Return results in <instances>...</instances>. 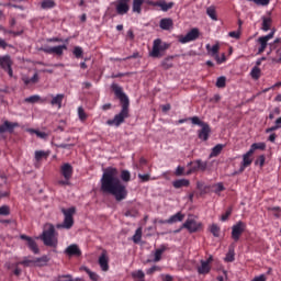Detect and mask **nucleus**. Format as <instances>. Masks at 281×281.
Here are the masks:
<instances>
[{"label":"nucleus","instance_id":"obj_59","mask_svg":"<svg viewBox=\"0 0 281 281\" xmlns=\"http://www.w3.org/2000/svg\"><path fill=\"white\" fill-rule=\"evenodd\" d=\"M198 168L202 172H205V170H207V161L198 160Z\"/></svg>","mask_w":281,"mask_h":281},{"label":"nucleus","instance_id":"obj_55","mask_svg":"<svg viewBox=\"0 0 281 281\" xmlns=\"http://www.w3.org/2000/svg\"><path fill=\"white\" fill-rule=\"evenodd\" d=\"M214 189V192L215 194H221V192H224L225 190V186L223 184V182H218L216 183L215 186H213Z\"/></svg>","mask_w":281,"mask_h":281},{"label":"nucleus","instance_id":"obj_35","mask_svg":"<svg viewBox=\"0 0 281 281\" xmlns=\"http://www.w3.org/2000/svg\"><path fill=\"white\" fill-rule=\"evenodd\" d=\"M225 262H234L236 260V252L234 251V247L229 246L228 252L225 257Z\"/></svg>","mask_w":281,"mask_h":281},{"label":"nucleus","instance_id":"obj_31","mask_svg":"<svg viewBox=\"0 0 281 281\" xmlns=\"http://www.w3.org/2000/svg\"><path fill=\"white\" fill-rule=\"evenodd\" d=\"M63 100H65V94H57L56 97H53L50 104L60 109L63 106Z\"/></svg>","mask_w":281,"mask_h":281},{"label":"nucleus","instance_id":"obj_46","mask_svg":"<svg viewBox=\"0 0 281 281\" xmlns=\"http://www.w3.org/2000/svg\"><path fill=\"white\" fill-rule=\"evenodd\" d=\"M210 232H211V234H213V236H214L215 238H218V236H221V227H218V225H216V224H213V225L211 226Z\"/></svg>","mask_w":281,"mask_h":281},{"label":"nucleus","instance_id":"obj_41","mask_svg":"<svg viewBox=\"0 0 281 281\" xmlns=\"http://www.w3.org/2000/svg\"><path fill=\"white\" fill-rule=\"evenodd\" d=\"M49 157V153L43 150L35 151V160L41 161V159H47Z\"/></svg>","mask_w":281,"mask_h":281},{"label":"nucleus","instance_id":"obj_2","mask_svg":"<svg viewBox=\"0 0 281 281\" xmlns=\"http://www.w3.org/2000/svg\"><path fill=\"white\" fill-rule=\"evenodd\" d=\"M111 89L114 93V95L120 100L122 109L119 114L114 116L112 120H108L106 124L108 126H122L124 124V121L128 119V106H131V101L128 100V95L124 93V89L117 85V83H112Z\"/></svg>","mask_w":281,"mask_h":281},{"label":"nucleus","instance_id":"obj_54","mask_svg":"<svg viewBox=\"0 0 281 281\" xmlns=\"http://www.w3.org/2000/svg\"><path fill=\"white\" fill-rule=\"evenodd\" d=\"M72 54L76 58H82V54H85V52L82 50V47L76 46L72 50Z\"/></svg>","mask_w":281,"mask_h":281},{"label":"nucleus","instance_id":"obj_17","mask_svg":"<svg viewBox=\"0 0 281 281\" xmlns=\"http://www.w3.org/2000/svg\"><path fill=\"white\" fill-rule=\"evenodd\" d=\"M65 254H66V256H69L70 258L74 256L77 258H80V256H82V250H80V247H78V245L71 244L70 246H68L65 249Z\"/></svg>","mask_w":281,"mask_h":281},{"label":"nucleus","instance_id":"obj_25","mask_svg":"<svg viewBox=\"0 0 281 281\" xmlns=\"http://www.w3.org/2000/svg\"><path fill=\"white\" fill-rule=\"evenodd\" d=\"M175 25V22L170 18H164L160 20L159 27L160 30H170Z\"/></svg>","mask_w":281,"mask_h":281},{"label":"nucleus","instance_id":"obj_12","mask_svg":"<svg viewBox=\"0 0 281 281\" xmlns=\"http://www.w3.org/2000/svg\"><path fill=\"white\" fill-rule=\"evenodd\" d=\"M65 49H67V45L65 44L53 47L45 45L40 48V52H44V54H56V56H63Z\"/></svg>","mask_w":281,"mask_h":281},{"label":"nucleus","instance_id":"obj_20","mask_svg":"<svg viewBox=\"0 0 281 281\" xmlns=\"http://www.w3.org/2000/svg\"><path fill=\"white\" fill-rule=\"evenodd\" d=\"M206 48V52H207V56H211V58H216V56H218V52H221V45L218 44H215V45H210V44H206L205 46Z\"/></svg>","mask_w":281,"mask_h":281},{"label":"nucleus","instance_id":"obj_50","mask_svg":"<svg viewBox=\"0 0 281 281\" xmlns=\"http://www.w3.org/2000/svg\"><path fill=\"white\" fill-rule=\"evenodd\" d=\"M78 117L81 122H86L87 121V112H85V109L82 106L78 108Z\"/></svg>","mask_w":281,"mask_h":281},{"label":"nucleus","instance_id":"obj_22","mask_svg":"<svg viewBox=\"0 0 281 281\" xmlns=\"http://www.w3.org/2000/svg\"><path fill=\"white\" fill-rule=\"evenodd\" d=\"M169 247L168 244H162L158 249L155 251L154 262H159L161 260V256L165 251H168Z\"/></svg>","mask_w":281,"mask_h":281},{"label":"nucleus","instance_id":"obj_1","mask_svg":"<svg viewBox=\"0 0 281 281\" xmlns=\"http://www.w3.org/2000/svg\"><path fill=\"white\" fill-rule=\"evenodd\" d=\"M101 192L103 194H111L115 201H124L128 196L126 186L117 177V169L108 168L101 178Z\"/></svg>","mask_w":281,"mask_h":281},{"label":"nucleus","instance_id":"obj_30","mask_svg":"<svg viewBox=\"0 0 281 281\" xmlns=\"http://www.w3.org/2000/svg\"><path fill=\"white\" fill-rule=\"evenodd\" d=\"M224 148H225V145H223V144H217L216 146H214L210 154V159H212L213 157H218V155H221V153H223Z\"/></svg>","mask_w":281,"mask_h":281},{"label":"nucleus","instance_id":"obj_24","mask_svg":"<svg viewBox=\"0 0 281 281\" xmlns=\"http://www.w3.org/2000/svg\"><path fill=\"white\" fill-rule=\"evenodd\" d=\"M183 218H186V215L181 212L176 213L175 215H171L166 223H168V225H172L175 223H181V221H183Z\"/></svg>","mask_w":281,"mask_h":281},{"label":"nucleus","instance_id":"obj_4","mask_svg":"<svg viewBox=\"0 0 281 281\" xmlns=\"http://www.w3.org/2000/svg\"><path fill=\"white\" fill-rule=\"evenodd\" d=\"M59 172L64 180H58L57 186L65 188V186H71V177H74V167L69 162H65L60 166Z\"/></svg>","mask_w":281,"mask_h":281},{"label":"nucleus","instance_id":"obj_63","mask_svg":"<svg viewBox=\"0 0 281 281\" xmlns=\"http://www.w3.org/2000/svg\"><path fill=\"white\" fill-rule=\"evenodd\" d=\"M252 1V3H256V5H269L271 0H248Z\"/></svg>","mask_w":281,"mask_h":281},{"label":"nucleus","instance_id":"obj_49","mask_svg":"<svg viewBox=\"0 0 281 281\" xmlns=\"http://www.w3.org/2000/svg\"><path fill=\"white\" fill-rule=\"evenodd\" d=\"M191 124H194L195 126H204L206 124L205 122L201 121L199 116L189 117Z\"/></svg>","mask_w":281,"mask_h":281},{"label":"nucleus","instance_id":"obj_61","mask_svg":"<svg viewBox=\"0 0 281 281\" xmlns=\"http://www.w3.org/2000/svg\"><path fill=\"white\" fill-rule=\"evenodd\" d=\"M138 179H140L142 183H147V181H150V175L145 173H138Z\"/></svg>","mask_w":281,"mask_h":281},{"label":"nucleus","instance_id":"obj_51","mask_svg":"<svg viewBox=\"0 0 281 281\" xmlns=\"http://www.w3.org/2000/svg\"><path fill=\"white\" fill-rule=\"evenodd\" d=\"M268 210H269V212L273 213V216L276 218H280L281 217V209H280V206H272V207H269Z\"/></svg>","mask_w":281,"mask_h":281},{"label":"nucleus","instance_id":"obj_18","mask_svg":"<svg viewBox=\"0 0 281 281\" xmlns=\"http://www.w3.org/2000/svg\"><path fill=\"white\" fill-rule=\"evenodd\" d=\"M20 238L21 240H26L27 247L31 249V251H33V254H40L41 250L38 249V245L32 237L27 235H21Z\"/></svg>","mask_w":281,"mask_h":281},{"label":"nucleus","instance_id":"obj_13","mask_svg":"<svg viewBox=\"0 0 281 281\" xmlns=\"http://www.w3.org/2000/svg\"><path fill=\"white\" fill-rule=\"evenodd\" d=\"M273 36H276V31L270 32L266 36H260L257 40V43L260 45L257 54H265V49H267V45H269V41H271Z\"/></svg>","mask_w":281,"mask_h":281},{"label":"nucleus","instance_id":"obj_34","mask_svg":"<svg viewBox=\"0 0 281 281\" xmlns=\"http://www.w3.org/2000/svg\"><path fill=\"white\" fill-rule=\"evenodd\" d=\"M49 262V257L47 255H44L40 258H35V267H45Z\"/></svg>","mask_w":281,"mask_h":281},{"label":"nucleus","instance_id":"obj_40","mask_svg":"<svg viewBox=\"0 0 281 281\" xmlns=\"http://www.w3.org/2000/svg\"><path fill=\"white\" fill-rule=\"evenodd\" d=\"M271 23H272V20L271 18H263L262 19V26H261V30L263 32H269L271 30Z\"/></svg>","mask_w":281,"mask_h":281},{"label":"nucleus","instance_id":"obj_8","mask_svg":"<svg viewBox=\"0 0 281 281\" xmlns=\"http://www.w3.org/2000/svg\"><path fill=\"white\" fill-rule=\"evenodd\" d=\"M245 229H247V223L243 221H238L232 226L231 238L234 240V243H238V240H240V236L245 234Z\"/></svg>","mask_w":281,"mask_h":281},{"label":"nucleus","instance_id":"obj_64","mask_svg":"<svg viewBox=\"0 0 281 281\" xmlns=\"http://www.w3.org/2000/svg\"><path fill=\"white\" fill-rule=\"evenodd\" d=\"M215 60H216L217 65H223V63H225V60H227V58L225 57V54H222V57L220 55H217Z\"/></svg>","mask_w":281,"mask_h":281},{"label":"nucleus","instance_id":"obj_44","mask_svg":"<svg viewBox=\"0 0 281 281\" xmlns=\"http://www.w3.org/2000/svg\"><path fill=\"white\" fill-rule=\"evenodd\" d=\"M142 240V227H138L133 236V243L135 245L139 244Z\"/></svg>","mask_w":281,"mask_h":281},{"label":"nucleus","instance_id":"obj_47","mask_svg":"<svg viewBox=\"0 0 281 281\" xmlns=\"http://www.w3.org/2000/svg\"><path fill=\"white\" fill-rule=\"evenodd\" d=\"M232 212H234V209L231 206V207H228V209L226 210V212H225L224 214H222L221 221H222L223 223H225V221H228L229 217L232 216Z\"/></svg>","mask_w":281,"mask_h":281},{"label":"nucleus","instance_id":"obj_42","mask_svg":"<svg viewBox=\"0 0 281 281\" xmlns=\"http://www.w3.org/2000/svg\"><path fill=\"white\" fill-rule=\"evenodd\" d=\"M24 102H26L27 104H36V102H41V95L38 94L31 95L29 98H25Z\"/></svg>","mask_w":281,"mask_h":281},{"label":"nucleus","instance_id":"obj_21","mask_svg":"<svg viewBox=\"0 0 281 281\" xmlns=\"http://www.w3.org/2000/svg\"><path fill=\"white\" fill-rule=\"evenodd\" d=\"M99 265L102 271H109V257L106 256V250H103L99 257Z\"/></svg>","mask_w":281,"mask_h":281},{"label":"nucleus","instance_id":"obj_19","mask_svg":"<svg viewBox=\"0 0 281 281\" xmlns=\"http://www.w3.org/2000/svg\"><path fill=\"white\" fill-rule=\"evenodd\" d=\"M16 126H19L18 123L4 121V123L0 125V135H3V133H14V128H16Z\"/></svg>","mask_w":281,"mask_h":281},{"label":"nucleus","instance_id":"obj_38","mask_svg":"<svg viewBox=\"0 0 281 281\" xmlns=\"http://www.w3.org/2000/svg\"><path fill=\"white\" fill-rule=\"evenodd\" d=\"M175 56H168L161 61L162 69H171Z\"/></svg>","mask_w":281,"mask_h":281},{"label":"nucleus","instance_id":"obj_27","mask_svg":"<svg viewBox=\"0 0 281 281\" xmlns=\"http://www.w3.org/2000/svg\"><path fill=\"white\" fill-rule=\"evenodd\" d=\"M146 0H133L132 11L135 14H142V5H144Z\"/></svg>","mask_w":281,"mask_h":281},{"label":"nucleus","instance_id":"obj_16","mask_svg":"<svg viewBox=\"0 0 281 281\" xmlns=\"http://www.w3.org/2000/svg\"><path fill=\"white\" fill-rule=\"evenodd\" d=\"M201 127L202 128L198 132V137L203 142H207V139H210V134L212 133V128L207 123H204Z\"/></svg>","mask_w":281,"mask_h":281},{"label":"nucleus","instance_id":"obj_5","mask_svg":"<svg viewBox=\"0 0 281 281\" xmlns=\"http://www.w3.org/2000/svg\"><path fill=\"white\" fill-rule=\"evenodd\" d=\"M167 49H170V43H166L161 41V38H156L153 43L149 56L151 58H161V56H164V52H167Z\"/></svg>","mask_w":281,"mask_h":281},{"label":"nucleus","instance_id":"obj_6","mask_svg":"<svg viewBox=\"0 0 281 281\" xmlns=\"http://www.w3.org/2000/svg\"><path fill=\"white\" fill-rule=\"evenodd\" d=\"M61 213L64 214L63 224H58L57 228L60 229H71L74 227V215L76 214V206H71L69 209H61Z\"/></svg>","mask_w":281,"mask_h":281},{"label":"nucleus","instance_id":"obj_53","mask_svg":"<svg viewBox=\"0 0 281 281\" xmlns=\"http://www.w3.org/2000/svg\"><path fill=\"white\" fill-rule=\"evenodd\" d=\"M19 265H23V267H32V265H35V259H24L18 262L16 267H19Z\"/></svg>","mask_w":281,"mask_h":281},{"label":"nucleus","instance_id":"obj_43","mask_svg":"<svg viewBox=\"0 0 281 281\" xmlns=\"http://www.w3.org/2000/svg\"><path fill=\"white\" fill-rule=\"evenodd\" d=\"M206 14L212 19V21H218V18L216 16V9L214 7H209L206 9Z\"/></svg>","mask_w":281,"mask_h":281},{"label":"nucleus","instance_id":"obj_10","mask_svg":"<svg viewBox=\"0 0 281 281\" xmlns=\"http://www.w3.org/2000/svg\"><path fill=\"white\" fill-rule=\"evenodd\" d=\"M12 65L14 63L12 61V58L10 55L0 56V67L3 69V71L8 72V76L12 78L14 76V71L12 70Z\"/></svg>","mask_w":281,"mask_h":281},{"label":"nucleus","instance_id":"obj_45","mask_svg":"<svg viewBox=\"0 0 281 281\" xmlns=\"http://www.w3.org/2000/svg\"><path fill=\"white\" fill-rule=\"evenodd\" d=\"M226 82H227V78L225 77H218L217 80H216V87L217 89H225L226 87Z\"/></svg>","mask_w":281,"mask_h":281},{"label":"nucleus","instance_id":"obj_23","mask_svg":"<svg viewBox=\"0 0 281 281\" xmlns=\"http://www.w3.org/2000/svg\"><path fill=\"white\" fill-rule=\"evenodd\" d=\"M200 263H201V266L198 267V273L200 276H207V273H210V271H212V266H210L207 262H205V260H201Z\"/></svg>","mask_w":281,"mask_h":281},{"label":"nucleus","instance_id":"obj_57","mask_svg":"<svg viewBox=\"0 0 281 281\" xmlns=\"http://www.w3.org/2000/svg\"><path fill=\"white\" fill-rule=\"evenodd\" d=\"M0 216H10V206L8 205L0 206Z\"/></svg>","mask_w":281,"mask_h":281},{"label":"nucleus","instance_id":"obj_32","mask_svg":"<svg viewBox=\"0 0 281 281\" xmlns=\"http://www.w3.org/2000/svg\"><path fill=\"white\" fill-rule=\"evenodd\" d=\"M27 132L31 133V135H36V137H38L40 139H47V137H49L47 133L41 132L35 128H29Z\"/></svg>","mask_w":281,"mask_h":281},{"label":"nucleus","instance_id":"obj_58","mask_svg":"<svg viewBox=\"0 0 281 281\" xmlns=\"http://www.w3.org/2000/svg\"><path fill=\"white\" fill-rule=\"evenodd\" d=\"M265 161H266V157L265 155H260L256 161H255V166H260V168H262L265 166Z\"/></svg>","mask_w":281,"mask_h":281},{"label":"nucleus","instance_id":"obj_28","mask_svg":"<svg viewBox=\"0 0 281 281\" xmlns=\"http://www.w3.org/2000/svg\"><path fill=\"white\" fill-rule=\"evenodd\" d=\"M173 188L179 190L181 188H188L190 186V180L188 179H178L172 182Z\"/></svg>","mask_w":281,"mask_h":281},{"label":"nucleus","instance_id":"obj_48","mask_svg":"<svg viewBox=\"0 0 281 281\" xmlns=\"http://www.w3.org/2000/svg\"><path fill=\"white\" fill-rule=\"evenodd\" d=\"M250 76L254 78V80H258L260 78V68L255 66L250 71Z\"/></svg>","mask_w":281,"mask_h":281},{"label":"nucleus","instance_id":"obj_26","mask_svg":"<svg viewBox=\"0 0 281 281\" xmlns=\"http://www.w3.org/2000/svg\"><path fill=\"white\" fill-rule=\"evenodd\" d=\"M157 8H160L161 12H168V10L175 8V2H166V0H159L157 1Z\"/></svg>","mask_w":281,"mask_h":281},{"label":"nucleus","instance_id":"obj_3","mask_svg":"<svg viewBox=\"0 0 281 281\" xmlns=\"http://www.w3.org/2000/svg\"><path fill=\"white\" fill-rule=\"evenodd\" d=\"M41 239L45 247L56 249V247H58V233H56V227H54L53 224H47L42 233Z\"/></svg>","mask_w":281,"mask_h":281},{"label":"nucleus","instance_id":"obj_15","mask_svg":"<svg viewBox=\"0 0 281 281\" xmlns=\"http://www.w3.org/2000/svg\"><path fill=\"white\" fill-rule=\"evenodd\" d=\"M281 38L274 40L273 43L270 44V50L273 52V49H277V57H274L272 60L273 63H277L278 65L281 64Z\"/></svg>","mask_w":281,"mask_h":281},{"label":"nucleus","instance_id":"obj_7","mask_svg":"<svg viewBox=\"0 0 281 281\" xmlns=\"http://www.w3.org/2000/svg\"><path fill=\"white\" fill-rule=\"evenodd\" d=\"M203 227V224L201 222H196L194 218H188L180 229L176 231V234H179L181 229H187L189 234H196V232H200V229Z\"/></svg>","mask_w":281,"mask_h":281},{"label":"nucleus","instance_id":"obj_11","mask_svg":"<svg viewBox=\"0 0 281 281\" xmlns=\"http://www.w3.org/2000/svg\"><path fill=\"white\" fill-rule=\"evenodd\" d=\"M254 154H251L250 150H248L246 154L243 155V161L240 164L239 170L235 171L234 175H241V172H245L246 168H249L251 164H254Z\"/></svg>","mask_w":281,"mask_h":281},{"label":"nucleus","instance_id":"obj_37","mask_svg":"<svg viewBox=\"0 0 281 281\" xmlns=\"http://www.w3.org/2000/svg\"><path fill=\"white\" fill-rule=\"evenodd\" d=\"M24 85H36V82H38V74H34L32 78L30 77H23L22 78Z\"/></svg>","mask_w":281,"mask_h":281},{"label":"nucleus","instance_id":"obj_14","mask_svg":"<svg viewBox=\"0 0 281 281\" xmlns=\"http://www.w3.org/2000/svg\"><path fill=\"white\" fill-rule=\"evenodd\" d=\"M131 3V0H117L115 2L116 12L120 15L128 14V10H131V7L128 5Z\"/></svg>","mask_w":281,"mask_h":281},{"label":"nucleus","instance_id":"obj_36","mask_svg":"<svg viewBox=\"0 0 281 281\" xmlns=\"http://www.w3.org/2000/svg\"><path fill=\"white\" fill-rule=\"evenodd\" d=\"M267 148V144L265 143H254L250 146L249 151L254 155L256 153V150H265Z\"/></svg>","mask_w":281,"mask_h":281},{"label":"nucleus","instance_id":"obj_62","mask_svg":"<svg viewBox=\"0 0 281 281\" xmlns=\"http://www.w3.org/2000/svg\"><path fill=\"white\" fill-rule=\"evenodd\" d=\"M156 271H161V268L159 266H153L151 268L147 269L146 273L147 276H153Z\"/></svg>","mask_w":281,"mask_h":281},{"label":"nucleus","instance_id":"obj_9","mask_svg":"<svg viewBox=\"0 0 281 281\" xmlns=\"http://www.w3.org/2000/svg\"><path fill=\"white\" fill-rule=\"evenodd\" d=\"M199 36H201V32L199 31V29L194 27L191 29L190 32H188L186 35H179L178 41L182 45H186V43H192V41H196Z\"/></svg>","mask_w":281,"mask_h":281},{"label":"nucleus","instance_id":"obj_60","mask_svg":"<svg viewBox=\"0 0 281 281\" xmlns=\"http://www.w3.org/2000/svg\"><path fill=\"white\" fill-rule=\"evenodd\" d=\"M132 277L137 278L138 280H144V278H146V274L144 273V271L138 270L136 272H133Z\"/></svg>","mask_w":281,"mask_h":281},{"label":"nucleus","instance_id":"obj_52","mask_svg":"<svg viewBox=\"0 0 281 281\" xmlns=\"http://www.w3.org/2000/svg\"><path fill=\"white\" fill-rule=\"evenodd\" d=\"M121 179H122V181H125V183H128V181H131V171L123 170L121 172Z\"/></svg>","mask_w":281,"mask_h":281},{"label":"nucleus","instance_id":"obj_33","mask_svg":"<svg viewBox=\"0 0 281 281\" xmlns=\"http://www.w3.org/2000/svg\"><path fill=\"white\" fill-rule=\"evenodd\" d=\"M42 10H52L53 8H56V1L54 0H43L41 3Z\"/></svg>","mask_w":281,"mask_h":281},{"label":"nucleus","instance_id":"obj_39","mask_svg":"<svg viewBox=\"0 0 281 281\" xmlns=\"http://www.w3.org/2000/svg\"><path fill=\"white\" fill-rule=\"evenodd\" d=\"M281 128V116L278 117L276 121H274V125L271 126V127H268L266 130V133H273L274 131H280Z\"/></svg>","mask_w":281,"mask_h":281},{"label":"nucleus","instance_id":"obj_29","mask_svg":"<svg viewBox=\"0 0 281 281\" xmlns=\"http://www.w3.org/2000/svg\"><path fill=\"white\" fill-rule=\"evenodd\" d=\"M80 271H85L89 276L90 280H92V281H100V274L91 271V269H89L87 267H81Z\"/></svg>","mask_w":281,"mask_h":281},{"label":"nucleus","instance_id":"obj_56","mask_svg":"<svg viewBox=\"0 0 281 281\" xmlns=\"http://www.w3.org/2000/svg\"><path fill=\"white\" fill-rule=\"evenodd\" d=\"M189 166H191L188 175H192V172H198L199 169V162L198 160L193 161V162H190Z\"/></svg>","mask_w":281,"mask_h":281}]
</instances>
